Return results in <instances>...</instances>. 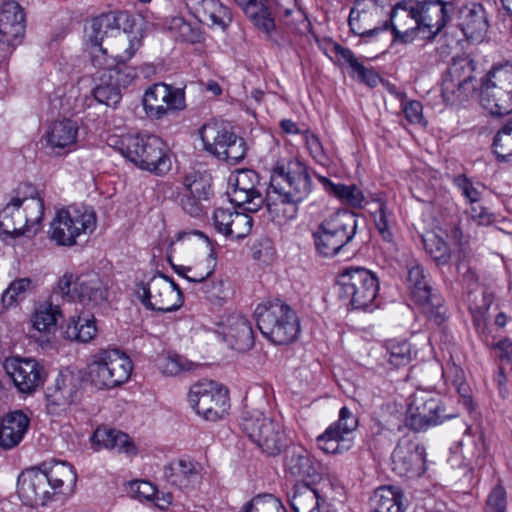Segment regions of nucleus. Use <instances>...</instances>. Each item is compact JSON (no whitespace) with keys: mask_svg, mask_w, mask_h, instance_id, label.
Segmentation results:
<instances>
[{"mask_svg":"<svg viewBox=\"0 0 512 512\" xmlns=\"http://www.w3.org/2000/svg\"><path fill=\"white\" fill-rule=\"evenodd\" d=\"M232 191L229 193L231 203L249 213L257 212L265 204L268 212L277 218L293 219L298 212V205L304 201L312 190L308 169L298 160L287 164H277L272 172L270 186L263 196V185L259 174L251 169H242L235 175Z\"/></svg>","mask_w":512,"mask_h":512,"instance_id":"obj_1","label":"nucleus"},{"mask_svg":"<svg viewBox=\"0 0 512 512\" xmlns=\"http://www.w3.org/2000/svg\"><path fill=\"white\" fill-rule=\"evenodd\" d=\"M134 26V19L127 11H113L101 14L91 20L85 28L91 63L93 66L106 64L104 46L109 39L118 37L119 42L127 44L128 32Z\"/></svg>","mask_w":512,"mask_h":512,"instance_id":"obj_2","label":"nucleus"},{"mask_svg":"<svg viewBox=\"0 0 512 512\" xmlns=\"http://www.w3.org/2000/svg\"><path fill=\"white\" fill-rule=\"evenodd\" d=\"M254 314L258 329L274 344H289L296 339L300 331L295 312L279 299L260 303Z\"/></svg>","mask_w":512,"mask_h":512,"instance_id":"obj_3","label":"nucleus"},{"mask_svg":"<svg viewBox=\"0 0 512 512\" xmlns=\"http://www.w3.org/2000/svg\"><path fill=\"white\" fill-rule=\"evenodd\" d=\"M120 153L137 167L157 175L168 172L171 161L166 143L155 135H125L121 138Z\"/></svg>","mask_w":512,"mask_h":512,"instance_id":"obj_4","label":"nucleus"},{"mask_svg":"<svg viewBox=\"0 0 512 512\" xmlns=\"http://www.w3.org/2000/svg\"><path fill=\"white\" fill-rule=\"evenodd\" d=\"M356 232V215L339 210L325 219L313 233L316 250L324 257H334L352 241Z\"/></svg>","mask_w":512,"mask_h":512,"instance_id":"obj_5","label":"nucleus"},{"mask_svg":"<svg viewBox=\"0 0 512 512\" xmlns=\"http://www.w3.org/2000/svg\"><path fill=\"white\" fill-rule=\"evenodd\" d=\"M96 213L85 206H69L55 214L50 223L49 237L59 246H73L81 235H90L96 229Z\"/></svg>","mask_w":512,"mask_h":512,"instance_id":"obj_6","label":"nucleus"},{"mask_svg":"<svg viewBox=\"0 0 512 512\" xmlns=\"http://www.w3.org/2000/svg\"><path fill=\"white\" fill-rule=\"evenodd\" d=\"M132 372L130 358L118 349L100 350L89 365V380L98 389L114 388L126 382Z\"/></svg>","mask_w":512,"mask_h":512,"instance_id":"obj_7","label":"nucleus"},{"mask_svg":"<svg viewBox=\"0 0 512 512\" xmlns=\"http://www.w3.org/2000/svg\"><path fill=\"white\" fill-rule=\"evenodd\" d=\"M480 104L492 115L512 112V64L493 68L481 84Z\"/></svg>","mask_w":512,"mask_h":512,"instance_id":"obj_8","label":"nucleus"},{"mask_svg":"<svg viewBox=\"0 0 512 512\" xmlns=\"http://www.w3.org/2000/svg\"><path fill=\"white\" fill-rule=\"evenodd\" d=\"M340 298L353 309L365 310L373 304L379 290V280L370 270L351 267L339 275Z\"/></svg>","mask_w":512,"mask_h":512,"instance_id":"obj_9","label":"nucleus"},{"mask_svg":"<svg viewBox=\"0 0 512 512\" xmlns=\"http://www.w3.org/2000/svg\"><path fill=\"white\" fill-rule=\"evenodd\" d=\"M136 294L145 308L161 313L175 311L183 304L179 286L163 274H155L138 284Z\"/></svg>","mask_w":512,"mask_h":512,"instance_id":"obj_10","label":"nucleus"},{"mask_svg":"<svg viewBox=\"0 0 512 512\" xmlns=\"http://www.w3.org/2000/svg\"><path fill=\"white\" fill-rule=\"evenodd\" d=\"M204 149L218 160L235 165L247 154V145L242 137L217 124H204L199 130Z\"/></svg>","mask_w":512,"mask_h":512,"instance_id":"obj_11","label":"nucleus"},{"mask_svg":"<svg viewBox=\"0 0 512 512\" xmlns=\"http://www.w3.org/2000/svg\"><path fill=\"white\" fill-rule=\"evenodd\" d=\"M452 417V414L446 413L438 394L428 390H417L410 397L405 423L411 430L419 432L442 424Z\"/></svg>","mask_w":512,"mask_h":512,"instance_id":"obj_12","label":"nucleus"},{"mask_svg":"<svg viewBox=\"0 0 512 512\" xmlns=\"http://www.w3.org/2000/svg\"><path fill=\"white\" fill-rule=\"evenodd\" d=\"M242 429L269 456L278 455L285 447L286 437L282 426L259 410L244 413Z\"/></svg>","mask_w":512,"mask_h":512,"instance_id":"obj_13","label":"nucleus"},{"mask_svg":"<svg viewBox=\"0 0 512 512\" xmlns=\"http://www.w3.org/2000/svg\"><path fill=\"white\" fill-rule=\"evenodd\" d=\"M188 400L199 416L212 422L222 419L230 407L228 390L211 380L195 383L190 388Z\"/></svg>","mask_w":512,"mask_h":512,"instance_id":"obj_14","label":"nucleus"},{"mask_svg":"<svg viewBox=\"0 0 512 512\" xmlns=\"http://www.w3.org/2000/svg\"><path fill=\"white\" fill-rule=\"evenodd\" d=\"M475 62L469 58L454 59L442 81V97L453 104L461 96L468 97L477 89Z\"/></svg>","mask_w":512,"mask_h":512,"instance_id":"obj_15","label":"nucleus"},{"mask_svg":"<svg viewBox=\"0 0 512 512\" xmlns=\"http://www.w3.org/2000/svg\"><path fill=\"white\" fill-rule=\"evenodd\" d=\"M418 28L423 38H435L451 21L457 11L454 0H418Z\"/></svg>","mask_w":512,"mask_h":512,"instance_id":"obj_16","label":"nucleus"},{"mask_svg":"<svg viewBox=\"0 0 512 512\" xmlns=\"http://www.w3.org/2000/svg\"><path fill=\"white\" fill-rule=\"evenodd\" d=\"M143 106L148 116L161 119L170 111L185 109L184 90L165 83H156L146 90Z\"/></svg>","mask_w":512,"mask_h":512,"instance_id":"obj_17","label":"nucleus"},{"mask_svg":"<svg viewBox=\"0 0 512 512\" xmlns=\"http://www.w3.org/2000/svg\"><path fill=\"white\" fill-rule=\"evenodd\" d=\"M426 452L424 446L410 438H401L393 453V470L401 477H420L426 471Z\"/></svg>","mask_w":512,"mask_h":512,"instance_id":"obj_18","label":"nucleus"},{"mask_svg":"<svg viewBox=\"0 0 512 512\" xmlns=\"http://www.w3.org/2000/svg\"><path fill=\"white\" fill-rule=\"evenodd\" d=\"M418 0H401L397 2L382 26L383 30L391 29L394 41L409 43L419 34L416 28L418 22Z\"/></svg>","mask_w":512,"mask_h":512,"instance_id":"obj_19","label":"nucleus"},{"mask_svg":"<svg viewBox=\"0 0 512 512\" xmlns=\"http://www.w3.org/2000/svg\"><path fill=\"white\" fill-rule=\"evenodd\" d=\"M3 368L21 393L31 394L44 382V369L35 359L8 357Z\"/></svg>","mask_w":512,"mask_h":512,"instance_id":"obj_20","label":"nucleus"},{"mask_svg":"<svg viewBox=\"0 0 512 512\" xmlns=\"http://www.w3.org/2000/svg\"><path fill=\"white\" fill-rule=\"evenodd\" d=\"M17 493L23 503L31 507L44 506L56 495L39 467L27 469L19 475Z\"/></svg>","mask_w":512,"mask_h":512,"instance_id":"obj_21","label":"nucleus"},{"mask_svg":"<svg viewBox=\"0 0 512 512\" xmlns=\"http://www.w3.org/2000/svg\"><path fill=\"white\" fill-rule=\"evenodd\" d=\"M25 15L15 1L5 2L0 7V42L8 46L21 43L25 33Z\"/></svg>","mask_w":512,"mask_h":512,"instance_id":"obj_22","label":"nucleus"},{"mask_svg":"<svg viewBox=\"0 0 512 512\" xmlns=\"http://www.w3.org/2000/svg\"><path fill=\"white\" fill-rule=\"evenodd\" d=\"M457 26L467 40L480 42L488 30L485 9L480 3L457 5Z\"/></svg>","mask_w":512,"mask_h":512,"instance_id":"obj_23","label":"nucleus"},{"mask_svg":"<svg viewBox=\"0 0 512 512\" xmlns=\"http://www.w3.org/2000/svg\"><path fill=\"white\" fill-rule=\"evenodd\" d=\"M285 471L291 477L310 485L321 479V464L303 448H294L287 454Z\"/></svg>","mask_w":512,"mask_h":512,"instance_id":"obj_24","label":"nucleus"},{"mask_svg":"<svg viewBox=\"0 0 512 512\" xmlns=\"http://www.w3.org/2000/svg\"><path fill=\"white\" fill-rule=\"evenodd\" d=\"M47 400L55 406H66L78 402L82 396L81 379L72 374H60L47 389Z\"/></svg>","mask_w":512,"mask_h":512,"instance_id":"obj_25","label":"nucleus"},{"mask_svg":"<svg viewBox=\"0 0 512 512\" xmlns=\"http://www.w3.org/2000/svg\"><path fill=\"white\" fill-rule=\"evenodd\" d=\"M190 13L201 23L226 27L232 20L229 9L219 0H184Z\"/></svg>","mask_w":512,"mask_h":512,"instance_id":"obj_26","label":"nucleus"},{"mask_svg":"<svg viewBox=\"0 0 512 512\" xmlns=\"http://www.w3.org/2000/svg\"><path fill=\"white\" fill-rule=\"evenodd\" d=\"M223 335L229 345L240 352L254 346V332L250 321L243 315H231L227 318Z\"/></svg>","mask_w":512,"mask_h":512,"instance_id":"obj_27","label":"nucleus"},{"mask_svg":"<svg viewBox=\"0 0 512 512\" xmlns=\"http://www.w3.org/2000/svg\"><path fill=\"white\" fill-rule=\"evenodd\" d=\"M29 424V417L21 410L5 414L0 424V446L3 449L17 446L26 434Z\"/></svg>","mask_w":512,"mask_h":512,"instance_id":"obj_28","label":"nucleus"},{"mask_svg":"<svg viewBox=\"0 0 512 512\" xmlns=\"http://www.w3.org/2000/svg\"><path fill=\"white\" fill-rule=\"evenodd\" d=\"M39 468L46 474V478L56 495L72 493L76 485L77 475L70 464L65 461L44 462Z\"/></svg>","mask_w":512,"mask_h":512,"instance_id":"obj_29","label":"nucleus"},{"mask_svg":"<svg viewBox=\"0 0 512 512\" xmlns=\"http://www.w3.org/2000/svg\"><path fill=\"white\" fill-rule=\"evenodd\" d=\"M92 445L96 450L101 448L117 450L119 453L135 455L137 448L131 437L117 429L98 427L91 436Z\"/></svg>","mask_w":512,"mask_h":512,"instance_id":"obj_30","label":"nucleus"},{"mask_svg":"<svg viewBox=\"0 0 512 512\" xmlns=\"http://www.w3.org/2000/svg\"><path fill=\"white\" fill-rule=\"evenodd\" d=\"M201 466L188 457L172 461L164 471L166 480L180 489L193 486L200 479Z\"/></svg>","mask_w":512,"mask_h":512,"instance_id":"obj_31","label":"nucleus"},{"mask_svg":"<svg viewBox=\"0 0 512 512\" xmlns=\"http://www.w3.org/2000/svg\"><path fill=\"white\" fill-rule=\"evenodd\" d=\"M78 135L77 123L64 119L51 124L44 135L46 145L51 148L57 155H61L62 151H69L76 143Z\"/></svg>","mask_w":512,"mask_h":512,"instance_id":"obj_32","label":"nucleus"},{"mask_svg":"<svg viewBox=\"0 0 512 512\" xmlns=\"http://www.w3.org/2000/svg\"><path fill=\"white\" fill-rule=\"evenodd\" d=\"M21 200V211L24 213L27 232L30 227L38 225L44 216V200L39 196L36 187L30 183H23L17 189Z\"/></svg>","mask_w":512,"mask_h":512,"instance_id":"obj_33","label":"nucleus"},{"mask_svg":"<svg viewBox=\"0 0 512 512\" xmlns=\"http://www.w3.org/2000/svg\"><path fill=\"white\" fill-rule=\"evenodd\" d=\"M413 299L422 305L428 313L435 316L438 323L444 320L443 298L433 290L430 279L407 284Z\"/></svg>","mask_w":512,"mask_h":512,"instance_id":"obj_34","label":"nucleus"},{"mask_svg":"<svg viewBox=\"0 0 512 512\" xmlns=\"http://www.w3.org/2000/svg\"><path fill=\"white\" fill-rule=\"evenodd\" d=\"M76 300L87 306H97L107 300L108 291L96 274L76 277Z\"/></svg>","mask_w":512,"mask_h":512,"instance_id":"obj_35","label":"nucleus"},{"mask_svg":"<svg viewBox=\"0 0 512 512\" xmlns=\"http://www.w3.org/2000/svg\"><path fill=\"white\" fill-rule=\"evenodd\" d=\"M494 294L486 288L470 291L468 294L469 310L473 324L479 335L486 333L491 326L488 324V310L493 303Z\"/></svg>","mask_w":512,"mask_h":512,"instance_id":"obj_36","label":"nucleus"},{"mask_svg":"<svg viewBox=\"0 0 512 512\" xmlns=\"http://www.w3.org/2000/svg\"><path fill=\"white\" fill-rule=\"evenodd\" d=\"M0 232L14 238L27 233L20 196H15L0 211Z\"/></svg>","mask_w":512,"mask_h":512,"instance_id":"obj_37","label":"nucleus"},{"mask_svg":"<svg viewBox=\"0 0 512 512\" xmlns=\"http://www.w3.org/2000/svg\"><path fill=\"white\" fill-rule=\"evenodd\" d=\"M289 502L294 512H322L324 499L309 483H298L293 487Z\"/></svg>","mask_w":512,"mask_h":512,"instance_id":"obj_38","label":"nucleus"},{"mask_svg":"<svg viewBox=\"0 0 512 512\" xmlns=\"http://www.w3.org/2000/svg\"><path fill=\"white\" fill-rule=\"evenodd\" d=\"M403 494L397 487L381 486L377 488L370 498L371 512H403Z\"/></svg>","mask_w":512,"mask_h":512,"instance_id":"obj_39","label":"nucleus"},{"mask_svg":"<svg viewBox=\"0 0 512 512\" xmlns=\"http://www.w3.org/2000/svg\"><path fill=\"white\" fill-rule=\"evenodd\" d=\"M97 333L95 318L90 314H81L77 317H71L64 330L67 339L79 342H89Z\"/></svg>","mask_w":512,"mask_h":512,"instance_id":"obj_40","label":"nucleus"},{"mask_svg":"<svg viewBox=\"0 0 512 512\" xmlns=\"http://www.w3.org/2000/svg\"><path fill=\"white\" fill-rule=\"evenodd\" d=\"M320 183L324 186L325 190L331 195L337 197L339 200L353 206L362 207L365 202L363 192L355 184H335L330 179L324 176H318Z\"/></svg>","mask_w":512,"mask_h":512,"instance_id":"obj_41","label":"nucleus"},{"mask_svg":"<svg viewBox=\"0 0 512 512\" xmlns=\"http://www.w3.org/2000/svg\"><path fill=\"white\" fill-rule=\"evenodd\" d=\"M96 68L98 69V79L111 81L120 91L129 86L137 76L135 69L127 66L125 62H115L107 67Z\"/></svg>","mask_w":512,"mask_h":512,"instance_id":"obj_42","label":"nucleus"},{"mask_svg":"<svg viewBox=\"0 0 512 512\" xmlns=\"http://www.w3.org/2000/svg\"><path fill=\"white\" fill-rule=\"evenodd\" d=\"M139 46L140 40L136 37L132 38L130 36V32H128L127 44L119 42L118 37L109 39L106 42V45L103 47L105 50V55L108 56V60L106 64H103L101 67H107V65L114 64L115 62H126L134 55Z\"/></svg>","mask_w":512,"mask_h":512,"instance_id":"obj_43","label":"nucleus"},{"mask_svg":"<svg viewBox=\"0 0 512 512\" xmlns=\"http://www.w3.org/2000/svg\"><path fill=\"white\" fill-rule=\"evenodd\" d=\"M61 316L62 313L59 306L49 303L40 305L34 313L31 321L36 330L50 333L52 330H55L58 317Z\"/></svg>","mask_w":512,"mask_h":512,"instance_id":"obj_44","label":"nucleus"},{"mask_svg":"<svg viewBox=\"0 0 512 512\" xmlns=\"http://www.w3.org/2000/svg\"><path fill=\"white\" fill-rule=\"evenodd\" d=\"M492 151L498 161L505 162L512 158V117L496 132Z\"/></svg>","mask_w":512,"mask_h":512,"instance_id":"obj_45","label":"nucleus"},{"mask_svg":"<svg viewBox=\"0 0 512 512\" xmlns=\"http://www.w3.org/2000/svg\"><path fill=\"white\" fill-rule=\"evenodd\" d=\"M184 192L197 197L209 199L212 195L211 178L199 171H192L183 179Z\"/></svg>","mask_w":512,"mask_h":512,"instance_id":"obj_46","label":"nucleus"},{"mask_svg":"<svg viewBox=\"0 0 512 512\" xmlns=\"http://www.w3.org/2000/svg\"><path fill=\"white\" fill-rule=\"evenodd\" d=\"M316 443L319 449L329 454H341L351 447L348 439L342 437L334 431V428L330 427L316 438Z\"/></svg>","mask_w":512,"mask_h":512,"instance_id":"obj_47","label":"nucleus"},{"mask_svg":"<svg viewBox=\"0 0 512 512\" xmlns=\"http://www.w3.org/2000/svg\"><path fill=\"white\" fill-rule=\"evenodd\" d=\"M167 28L171 35L181 42L195 43L201 38L199 29L193 27L182 17L172 18Z\"/></svg>","mask_w":512,"mask_h":512,"instance_id":"obj_48","label":"nucleus"},{"mask_svg":"<svg viewBox=\"0 0 512 512\" xmlns=\"http://www.w3.org/2000/svg\"><path fill=\"white\" fill-rule=\"evenodd\" d=\"M388 361L394 367L405 366L413 358L411 344L407 341L391 340L387 344Z\"/></svg>","mask_w":512,"mask_h":512,"instance_id":"obj_49","label":"nucleus"},{"mask_svg":"<svg viewBox=\"0 0 512 512\" xmlns=\"http://www.w3.org/2000/svg\"><path fill=\"white\" fill-rule=\"evenodd\" d=\"M426 252L438 264H446L450 259V253L447 243L435 234H429L423 238Z\"/></svg>","mask_w":512,"mask_h":512,"instance_id":"obj_50","label":"nucleus"},{"mask_svg":"<svg viewBox=\"0 0 512 512\" xmlns=\"http://www.w3.org/2000/svg\"><path fill=\"white\" fill-rule=\"evenodd\" d=\"M244 512H287L282 502L271 494L258 495L245 506Z\"/></svg>","mask_w":512,"mask_h":512,"instance_id":"obj_51","label":"nucleus"},{"mask_svg":"<svg viewBox=\"0 0 512 512\" xmlns=\"http://www.w3.org/2000/svg\"><path fill=\"white\" fill-rule=\"evenodd\" d=\"M368 14L365 11H358L352 8L349 14L348 23L351 31L361 37H372L383 31L381 27L370 28L366 25Z\"/></svg>","mask_w":512,"mask_h":512,"instance_id":"obj_52","label":"nucleus"},{"mask_svg":"<svg viewBox=\"0 0 512 512\" xmlns=\"http://www.w3.org/2000/svg\"><path fill=\"white\" fill-rule=\"evenodd\" d=\"M100 83L93 89L94 98L101 104L115 107L121 100V91L111 81L99 79Z\"/></svg>","mask_w":512,"mask_h":512,"instance_id":"obj_53","label":"nucleus"},{"mask_svg":"<svg viewBox=\"0 0 512 512\" xmlns=\"http://www.w3.org/2000/svg\"><path fill=\"white\" fill-rule=\"evenodd\" d=\"M443 376L450 381L458 394L466 401L470 400L471 389L465 380L464 371L456 364L448 365L443 371Z\"/></svg>","mask_w":512,"mask_h":512,"instance_id":"obj_54","label":"nucleus"},{"mask_svg":"<svg viewBox=\"0 0 512 512\" xmlns=\"http://www.w3.org/2000/svg\"><path fill=\"white\" fill-rule=\"evenodd\" d=\"M375 226L382 239L391 242L393 233L391 227L393 224V214L383 203L380 204L378 210L374 213Z\"/></svg>","mask_w":512,"mask_h":512,"instance_id":"obj_55","label":"nucleus"},{"mask_svg":"<svg viewBox=\"0 0 512 512\" xmlns=\"http://www.w3.org/2000/svg\"><path fill=\"white\" fill-rule=\"evenodd\" d=\"M194 366V363L181 355L168 354L161 366V369L164 374L175 376L183 371L192 370Z\"/></svg>","mask_w":512,"mask_h":512,"instance_id":"obj_56","label":"nucleus"},{"mask_svg":"<svg viewBox=\"0 0 512 512\" xmlns=\"http://www.w3.org/2000/svg\"><path fill=\"white\" fill-rule=\"evenodd\" d=\"M329 427L334 428V431L346 438L347 435L351 434L358 427V419L347 407H342L339 412L338 421Z\"/></svg>","mask_w":512,"mask_h":512,"instance_id":"obj_57","label":"nucleus"},{"mask_svg":"<svg viewBox=\"0 0 512 512\" xmlns=\"http://www.w3.org/2000/svg\"><path fill=\"white\" fill-rule=\"evenodd\" d=\"M492 328H490L486 333L480 335L482 341L491 348H494L498 351V357L502 360H507L512 362V341L509 339H503L496 341L495 337L491 335Z\"/></svg>","mask_w":512,"mask_h":512,"instance_id":"obj_58","label":"nucleus"},{"mask_svg":"<svg viewBox=\"0 0 512 512\" xmlns=\"http://www.w3.org/2000/svg\"><path fill=\"white\" fill-rule=\"evenodd\" d=\"M252 226L253 218L249 214L236 211L229 236L235 239H242L251 232Z\"/></svg>","mask_w":512,"mask_h":512,"instance_id":"obj_59","label":"nucleus"},{"mask_svg":"<svg viewBox=\"0 0 512 512\" xmlns=\"http://www.w3.org/2000/svg\"><path fill=\"white\" fill-rule=\"evenodd\" d=\"M30 285V280L22 278L13 281L9 287L3 292L1 302L4 308H9L17 302L19 295L24 293Z\"/></svg>","mask_w":512,"mask_h":512,"instance_id":"obj_60","label":"nucleus"},{"mask_svg":"<svg viewBox=\"0 0 512 512\" xmlns=\"http://www.w3.org/2000/svg\"><path fill=\"white\" fill-rule=\"evenodd\" d=\"M205 201H207V199L190 195L186 192H183L179 197V203L182 209L192 217H200L203 215Z\"/></svg>","mask_w":512,"mask_h":512,"instance_id":"obj_61","label":"nucleus"},{"mask_svg":"<svg viewBox=\"0 0 512 512\" xmlns=\"http://www.w3.org/2000/svg\"><path fill=\"white\" fill-rule=\"evenodd\" d=\"M506 507L505 489L501 485H497L488 496L485 512H506Z\"/></svg>","mask_w":512,"mask_h":512,"instance_id":"obj_62","label":"nucleus"},{"mask_svg":"<svg viewBox=\"0 0 512 512\" xmlns=\"http://www.w3.org/2000/svg\"><path fill=\"white\" fill-rule=\"evenodd\" d=\"M236 211L225 208H217L213 214L215 228L225 236L230 235L233 217Z\"/></svg>","mask_w":512,"mask_h":512,"instance_id":"obj_63","label":"nucleus"},{"mask_svg":"<svg viewBox=\"0 0 512 512\" xmlns=\"http://www.w3.org/2000/svg\"><path fill=\"white\" fill-rule=\"evenodd\" d=\"M75 281L73 274H64L58 281L54 295L61 296L69 302L76 301Z\"/></svg>","mask_w":512,"mask_h":512,"instance_id":"obj_64","label":"nucleus"}]
</instances>
